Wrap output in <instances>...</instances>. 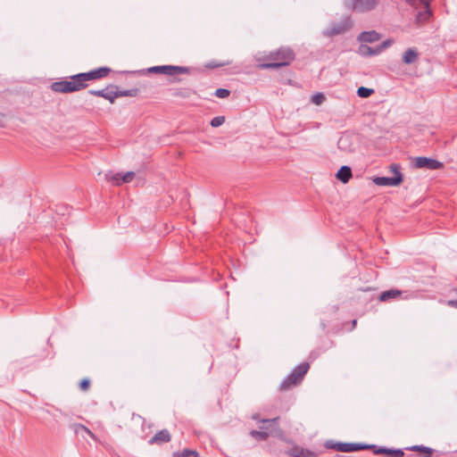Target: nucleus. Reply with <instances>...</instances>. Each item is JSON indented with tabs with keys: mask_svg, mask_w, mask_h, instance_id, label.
Instances as JSON below:
<instances>
[{
	"mask_svg": "<svg viewBox=\"0 0 457 457\" xmlns=\"http://www.w3.org/2000/svg\"><path fill=\"white\" fill-rule=\"evenodd\" d=\"M325 446L342 453H353L366 450L365 444L362 443H332L331 441H328L325 444Z\"/></svg>",
	"mask_w": 457,
	"mask_h": 457,
	"instance_id": "8",
	"label": "nucleus"
},
{
	"mask_svg": "<svg viewBox=\"0 0 457 457\" xmlns=\"http://www.w3.org/2000/svg\"><path fill=\"white\" fill-rule=\"evenodd\" d=\"M138 93L139 89L136 87L128 90H119V88L117 87V89L114 90V95H117V98L121 96L134 97L137 96Z\"/></svg>",
	"mask_w": 457,
	"mask_h": 457,
	"instance_id": "22",
	"label": "nucleus"
},
{
	"mask_svg": "<svg viewBox=\"0 0 457 457\" xmlns=\"http://www.w3.org/2000/svg\"><path fill=\"white\" fill-rule=\"evenodd\" d=\"M381 0H344L347 10L359 13L370 12L379 5Z\"/></svg>",
	"mask_w": 457,
	"mask_h": 457,
	"instance_id": "5",
	"label": "nucleus"
},
{
	"mask_svg": "<svg viewBox=\"0 0 457 457\" xmlns=\"http://www.w3.org/2000/svg\"><path fill=\"white\" fill-rule=\"evenodd\" d=\"M309 369L310 364L308 362H302L296 366L291 371V373L280 383L279 390L287 391L301 384Z\"/></svg>",
	"mask_w": 457,
	"mask_h": 457,
	"instance_id": "3",
	"label": "nucleus"
},
{
	"mask_svg": "<svg viewBox=\"0 0 457 457\" xmlns=\"http://www.w3.org/2000/svg\"><path fill=\"white\" fill-rule=\"evenodd\" d=\"M374 93V89L365 87H360L357 89V96L361 98H368Z\"/></svg>",
	"mask_w": 457,
	"mask_h": 457,
	"instance_id": "27",
	"label": "nucleus"
},
{
	"mask_svg": "<svg viewBox=\"0 0 457 457\" xmlns=\"http://www.w3.org/2000/svg\"><path fill=\"white\" fill-rule=\"evenodd\" d=\"M287 453L291 457H318V454L315 452L299 445H294L287 452Z\"/></svg>",
	"mask_w": 457,
	"mask_h": 457,
	"instance_id": "12",
	"label": "nucleus"
},
{
	"mask_svg": "<svg viewBox=\"0 0 457 457\" xmlns=\"http://www.w3.org/2000/svg\"><path fill=\"white\" fill-rule=\"evenodd\" d=\"M252 418H253V420H257L258 419V415L257 414L256 415H253Z\"/></svg>",
	"mask_w": 457,
	"mask_h": 457,
	"instance_id": "40",
	"label": "nucleus"
},
{
	"mask_svg": "<svg viewBox=\"0 0 457 457\" xmlns=\"http://www.w3.org/2000/svg\"><path fill=\"white\" fill-rule=\"evenodd\" d=\"M432 15V12L429 8V5H424V10L418 12L416 15V23L419 26L423 25L427 22Z\"/></svg>",
	"mask_w": 457,
	"mask_h": 457,
	"instance_id": "19",
	"label": "nucleus"
},
{
	"mask_svg": "<svg viewBox=\"0 0 457 457\" xmlns=\"http://www.w3.org/2000/svg\"><path fill=\"white\" fill-rule=\"evenodd\" d=\"M113 89H117V86L110 85L105 88L100 90L91 89L88 91V94L91 96L103 97L108 100L111 104H113L115 99L117 98V95H114Z\"/></svg>",
	"mask_w": 457,
	"mask_h": 457,
	"instance_id": "11",
	"label": "nucleus"
},
{
	"mask_svg": "<svg viewBox=\"0 0 457 457\" xmlns=\"http://www.w3.org/2000/svg\"><path fill=\"white\" fill-rule=\"evenodd\" d=\"M337 147L345 153H351L354 150L353 144L352 142V137L349 134H343L338 141Z\"/></svg>",
	"mask_w": 457,
	"mask_h": 457,
	"instance_id": "13",
	"label": "nucleus"
},
{
	"mask_svg": "<svg viewBox=\"0 0 457 457\" xmlns=\"http://www.w3.org/2000/svg\"><path fill=\"white\" fill-rule=\"evenodd\" d=\"M402 295V291L398 289H389L386 291L382 292L379 295V301L381 302H388L393 299H397Z\"/></svg>",
	"mask_w": 457,
	"mask_h": 457,
	"instance_id": "18",
	"label": "nucleus"
},
{
	"mask_svg": "<svg viewBox=\"0 0 457 457\" xmlns=\"http://www.w3.org/2000/svg\"><path fill=\"white\" fill-rule=\"evenodd\" d=\"M386 457H403L404 453L402 449H387Z\"/></svg>",
	"mask_w": 457,
	"mask_h": 457,
	"instance_id": "29",
	"label": "nucleus"
},
{
	"mask_svg": "<svg viewBox=\"0 0 457 457\" xmlns=\"http://www.w3.org/2000/svg\"><path fill=\"white\" fill-rule=\"evenodd\" d=\"M194 93H195V91L192 89L179 88V89L175 90V92L173 93V96H178V97L187 98V97H189Z\"/></svg>",
	"mask_w": 457,
	"mask_h": 457,
	"instance_id": "26",
	"label": "nucleus"
},
{
	"mask_svg": "<svg viewBox=\"0 0 457 457\" xmlns=\"http://www.w3.org/2000/svg\"><path fill=\"white\" fill-rule=\"evenodd\" d=\"M2 122H3V115L0 114V126L2 125Z\"/></svg>",
	"mask_w": 457,
	"mask_h": 457,
	"instance_id": "39",
	"label": "nucleus"
},
{
	"mask_svg": "<svg viewBox=\"0 0 457 457\" xmlns=\"http://www.w3.org/2000/svg\"><path fill=\"white\" fill-rule=\"evenodd\" d=\"M447 305L453 308L457 309V300H448Z\"/></svg>",
	"mask_w": 457,
	"mask_h": 457,
	"instance_id": "38",
	"label": "nucleus"
},
{
	"mask_svg": "<svg viewBox=\"0 0 457 457\" xmlns=\"http://www.w3.org/2000/svg\"><path fill=\"white\" fill-rule=\"evenodd\" d=\"M135 177V173L133 171H128L124 175H122L121 180L123 183L130 182Z\"/></svg>",
	"mask_w": 457,
	"mask_h": 457,
	"instance_id": "33",
	"label": "nucleus"
},
{
	"mask_svg": "<svg viewBox=\"0 0 457 457\" xmlns=\"http://www.w3.org/2000/svg\"><path fill=\"white\" fill-rule=\"evenodd\" d=\"M353 326H355V325H356V320H355L353 321Z\"/></svg>",
	"mask_w": 457,
	"mask_h": 457,
	"instance_id": "41",
	"label": "nucleus"
},
{
	"mask_svg": "<svg viewBox=\"0 0 457 457\" xmlns=\"http://www.w3.org/2000/svg\"><path fill=\"white\" fill-rule=\"evenodd\" d=\"M80 430L85 431L88 436H90L92 438H95V435L85 426L79 424L77 426L76 433H79Z\"/></svg>",
	"mask_w": 457,
	"mask_h": 457,
	"instance_id": "34",
	"label": "nucleus"
},
{
	"mask_svg": "<svg viewBox=\"0 0 457 457\" xmlns=\"http://www.w3.org/2000/svg\"><path fill=\"white\" fill-rule=\"evenodd\" d=\"M171 439L168 429H162L157 432L150 440V445H162L170 442Z\"/></svg>",
	"mask_w": 457,
	"mask_h": 457,
	"instance_id": "14",
	"label": "nucleus"
},
{
	"mask_svg": "<svg viewBox=\"0 0 457 457\" xmlns=\"http://www.w3.org/2000/svg\"><path fill=\"white\" fill-rule=\"evenodd\" d=\"M228 63H229V62H227V64H228ZM224 65H226V63H220V62H215V61H212V62H211L207 65V67H209V68H218V67H221V66H224Z\"/></svg>",
	"mask_w": 457,
	"mask_h": 457,
	"instance_id": "37",
	"label": "nucleus"
},
{
	"mask_svg": "<svg viewBox=\"0 0 457 457\" xmlns=\"http://www.w3.org/2000/svg\"><path fill=\"white\" fill-rule=\"evenodd\" d=\"M111 71L108 67H100L87 72L78 73L69 77L68 79L53 82L50 88L52 91L61 94L78 92L87 87L89 81L107 77Z\"/></svg>",
	"mask_w": 457,
	"mask_h": 457,
	"instance_id": "1",
	"label": "nucleus"
},
{
	"mask_svg": "<svg viewBox=\"0 0 457 457\" xmlns=\"http://www.w3.org/2000/svg\"><path fill=\"white\" fill-rule=\"evenodd\" d=\"M295 53L290 47L282 46L268 54H258L256 61L261 70L278 69L288 66L295 59Z\"/></svg>",
	"mask_w": 457,
	"mask_h": 457,
	"instance_id": "2",
	"label": "nucleus"
},
{
	"mask_svg": "<svg viewBox=\"0 0 457 457\" xmlns=\"http://www.w3.org/2000/svg\"><path fill=\"white\" fill-rule=\"evenodd\" d=\"M407 449L410 451L420 453L422 454L420 457H431L435 452L433 448L425 445H412Z\"/></svg>",
	"mask_w": 457,
	"mask_h": 457,
	"instance_id": "21",
	"label": "nucleus"
},
{
	"mask_svg": "<svg viewBox=\"0 0 457 457\" xmlns=\"http://www.w3.org/2000/svg\"><path fill=\"white\" fill-rule=\"evenodd\" d=\"M414 166L418 169L435 170L442 169L444 167V163L436 159L420 156L415 158Z\"/></svg>",
	"mask_w": 457,
	"mask_h": 457,
	"instance_id": "9",
	"label": "nucleus"
},
{
	"mask_svg": "<svg viewBox=\"0 0 457 457\" xmlns=\"http://www.w3.org/2000/svg\"><path fill=\"white\" fill-rule=\"evenodd\" d=\"M365 446H366V450H372V452L375 454H386V453H387V449L388 448L384 447V446H378L376 445H368V444H365Z\"/></svg>",
	"mask_w": 457,
	"mask_h": 457,
	"instance_id": "25",
	"label": "nucleus"
},
{
	"mask_svg": "<svg viewBox=\"0 0 457 457\" xmlns=\"http://www.w3.org/2000/svg\"><path fill=\"white\" fill-rule=\"evenodd\" d=\"M326 97L323 93H316L312 96V103L316 105H320L325 101Z\"/></svg>",
	"mask_w": 457,
	"mask_h": 457,
	"instance_id": "28",
	"label": "nucleus"
},
{
	"mask_svg": "<svg viewBox=\"0 0 457 457\" xmlns=\"http://www.w3.org/2000/svg\"><path fill=\"white\" fill-rule=\"evenodd\" d=\"M411 5H416L417 2H420L422 5H429L431 0H406Z\"/></svg>",
	"mask_w": 457,
	"mask_h": 457,
	"instance_id": "36",
	"label": "nucleus"
},
{
	"mask_svg": "<svg viewBox=\"0 0 457 457\" xmlns=\"http://www.w3.org/2000/svg\"><path fill=\"white\" fill-rule=\"evenodd\" d=\"M230 95V91L226 88H218L214 92V96L219 98H226Z\"/></svg>",
	"mask_w": 457,
	"mask_h": 457,
	"instance_id": "31",
	"label": "nucleus"
},
{
	"mask_svg": "<svg viewBox=\"0 0 457 457\" xmlns=\"http://www.w3.org/2000/svg\"><path fill=\"white\" fill-rule=\"evenodd\" d=\"M393 44L392 39H386L383 41L380 45L377 46L378 50H379V54H381L385 49L389 47Z\"/></svg>",
	"mask_w": 457,
	"mask_h": 457,
	"instance_id": "32",
	"label": "nucleus"
},
{
	"mask_svg": "<svg viewBox=\"0 0 457 457\" xmlns=\"http://www.w3.org/2000/svg\"><path fill=\"white\" fill-rule=\"evenodd\" d=\"M150 73L164 74L168 76H176L179 74L189 73V68L176 65L153 66L147 70Z\"/></svg>",
	"mask_w": 457,
	"mask_h": 457,
	"instance_id": "7",
	"label": "nucleus"
},
{
	"mask_svg": "<svg viewBox=\"0 0 457 457\" xmlns=\"http://www.w3.org/2000/svg\"><path fill=\"white\" fill-rule=\"evenodd\" d=\"M358 54L361 56L368 57L379 54V50H378L377 46L371 47L366 44H361L358 48Z\"/></svg>",
	"mask_w": 457,
	"mask_h": 457,
	"instance_id": "20",
	"label": "nucleus"
},
{
	"mask_svg": "<svg viewBox=\"0 0 457 457\" xmlns=\"http://www.w3.org/2000/svg\"><path fill=\"white\" fill-rule=\"evenodd\" d=\"M357 39L361 43H374L380 39V35L375 30L363 31L358 36Z\"/></svg>",
	"mask_w": 457,
	"mask_h": 457,
	"instance_id": "15",
	"label": "nucleus"
},
{
	"mask_svg": "<svg viewBox=\"0 0 457 457\" xmlns=\"http://www.w3.org/2000/svg\"><path fill=\"white\" fill-rule=\"evenodd\" d=\"M352 176V169L346 165L342 166L336 174V178L345 184L350 180Z\"/></svg>",
	"mask_w": 457,
	"mask_h": 457,
	"instance_id": "16",
	"label": "nucleus"
},
{
	"mask_svg": "<svg viewBox=\"0 0 457 457\" xmlns=\"http://www.w3.org/2000/svg\"><path fill=\"white\" fill-rule=\"evenodd\" d=\"M90 381L87 378H84L79 383V387L82 391H87L89 388Z\"/></svg>",
	"mask_w": 457,
	"mask_h": 457,
	"instance_id": "35",
	"label": "nucleus"
},
{
	"mask_svg": "<svg viewBox=\"0 0 457 457\" xmlns=\"http://www.w3.org/2000/svg\"><path fill=\"white\" fill-rule=\"evenodd\" d=\"M352 26V21L350 17H345L338 23H332L329 29L326 31L327 36H337L343 34L350 29Z\"/></svg>",
	"mask_w": 457,
	"mask_h": 457,
	"instance_id": "10",
	"label": "nucleus"
},
{
	"mask_svg": "<svg viewBox=\"0 0 457 457\" xmlns=\"http://www.w3.org/2000/svg\"><path fill=\"white\" fill-rule=\"evenodd\" d=\"M278 417L274 419H263L261 420V423L262 424L260 428L261 430H251L250 436L256 439L257 441H266L269 437V432L268 430H270V433H277L280 432V429L278 427H275V425L278 423Z\"/></svg>",
	"mask_w": 457,
	"mask_h": 457,
	"instance_id": "4",
	"label": "nucleus"
},
{
	"mask_svg": "<svg viewBox=\"0 0 457 457\" xmlns=\"http://www.w3.org/2000/svg\"><path fill=\"white\" fill-rule=\"evenodd\" d=\"M173 457H199V453L196 451L190 449H184L181 452H174Z\"/></svg>",
	"mask_w": 457,
	"mask_h": 457,
	"instance_id": "24",
	"label": "nucleus"
},
{
	"mask_svg": "<svg viewBox=\"0 0 457 457\" xmlns=\"http://www.w3.org/2000/svg\"><path fill=\"white\" fill-rule=\"evenodd\" d=\"M390 170L394 172L395 176L394 177H376L375 179H373V182L377 185V186H381V187H396V186H399L403 179V174L401 173L400 170H401V167L399 164H396V163H392L390 166Z\"/></svg>",
	"mask_w": 457,
	"mask_h": 457,
	"instance_id": "6",
	"label": "nucleus"
},
{
	"mask_svg": "<svg viewBox=\"0 0 457 457\" xmlns=\"http://www.w3.org/2000/svg\"><path fill=\"white\" fill-rule=\"evenodd\" d=\"M105 178L108 181L112 182L113 186H120L123 184V181L121 180L122 175L120 173H106Z\"/></svg>",
	"mask_w": 457,
	"mask_h": 457,
	"instance_id": "23",
	"label": "nucleus"
},
{
	"mask_svg": "<svg viewBox=\"0 0 457 457\" xmlns=\"http://www.w3.org/2000/svg\"><path fill=\"white\" fill-rule=\"evenodd\" d=\"M225 122L224 116H216L211 120V126L213 128H218L221 126Z\"/></svg>",
	"mask_w": 457,
	"mask_h": 457,
	"instance_id": "30",
	"label": "nucleus"
},
{
	"mask_svg": "<svg viewBox=\"0 0 457 457\" xmlns=\"http://www.w3.org/2000/svg\"><path fill=\"white\" fill-rule=\"evenodd\" d=\"M419 59V52L416 48H408L403 54V62L405 64H412Z\"/></svg>",
	"mask_w": 457,
	"mask_h": 457,
	"instance_id": "17",
	"label": "nucleus"
}]
</instances>
